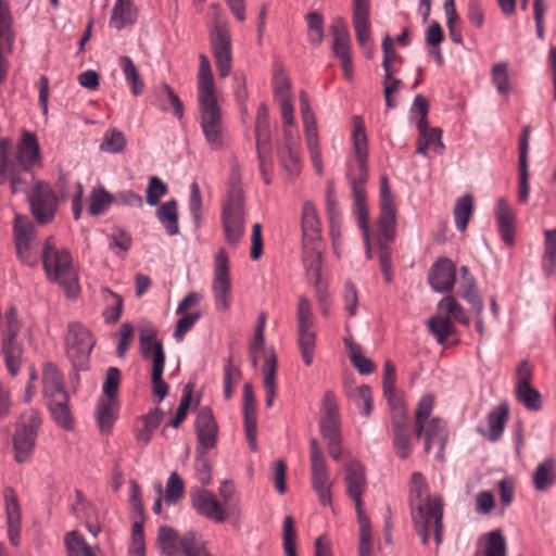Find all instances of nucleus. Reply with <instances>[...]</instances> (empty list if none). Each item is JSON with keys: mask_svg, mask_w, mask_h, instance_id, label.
Here are the masks:
<instances>
[{"mask_svg": "<svg viewBox=\"0 0 556 556\" xmlns=\"http://www.w3.org/2000/svg\"><path fill=\"white\" fill-rule=\"evenodd\" d=\"M410 505L415 530L421 543L427 545L433 534L435 545L443 541V503L441 497H430L422 473L414 472L410 478Z\"/></svg>", "mask_w": 556, "mask_h": 556, "instance_id": "obj_1", "label": "nucleus"}, {"mask_svg": "<svg viewBox=\"0 0 556 556\" xmlns=\"http://www.w3.org/2000/svg\"><path fill=\"white\" fill-rule=\"evenodd\" d=\"M199 60L197 87L200 126L211 150L217 151L224 146L222 110L217 103L216 87L210 60L205 54H200Z\"/></svg>", "mask_w": 556, "mask_h": 556, "instance_id": "obj_2", "label": "nucleus"}, {"mask_svg": "<svg viewBox=\"0 0 556 556\" xmlns=\"http://www.w3.org/2000/svg\"><path fill=\"white\" fill-rule=\"evenodd\" d=\"M352 140L356 164L349 165L348 178L352 188L354 214L356 217H361L362 223H364V216L368 215L365 189V185L368 180V140L365 125L361 116L353 117Z\"/></svg>", "mask_w": 556, "mask_h": 556, "instance_id": "obj_3", "label": "nucleus"}, {"mask_svg": "<svg viewBox=\"0 0 556 556\" xmlns=\"http://www.w3.org/2000/svg\"><path fill=\"white\" fill-rule=\"evenodd\" d=\"M42 264L48 281L58 283L71 300L80 294L79 278L73 264L71 253L64 248H58L53 237L46 239L42 249Z\"/></svg>", "mask_w": 556, "mask_h": 556, "instance_id": "obj_4", "label": "nucleus"}, {"mask_svg": "<svg viewBox=\"0 0 556 556\" xmlns=\"http://www.w3.org/2000/svg\"><path fill=\"white\" fill-rule=\"evenodd\" d=\"M41 376L42 395L52 419L59 427L71 430L74 421L68 405L70 397L65 389L63 374L55 364L47 362L42 365Z\"/></svg>", "mask_w": 556, "mask_h": 556, "instance_id": "obj_5", "label": "nucleus"}, {"mask_svg": "<svg viewBox=\"0 0 556 556\" xmlns=\"http://www.w3.org/2000/svg\"><path fill=\"white\" fill-rule=\"evenodd\" d=\"M157 543L165 556H207L206 542L193 531L180 536L175 529L162 526L159 529Z\"/></svg>", "mask_w": 556, "mask_h": 556, "instance_id": "obj_6", "label": "nucleus"}, {"mask_svg": "<svg viewBox=\"0 0 556 556\" xmlns=\"http://www.w3.org/2000/svg\"><path fill=\"white\" fill-rule=\"evenodd\" d=\"M319 430L324 440L327 442L329 455L332 459L339 460L343 453L341 447V422L337 399L331 391H327L324 394Z\"/></svg>", "mask_w": 556, "mask_h": 556, "instance_id": "obj_7", "label": "nucleus"}, {"mask_svg": "<svg viewBox=\"0 0 556 556\" xmlns=\"http://www.w3.org/2000/svg\"><path fill=\"white\" fill-rule=\"evenodd\" d=\"M40 426L41 416L37 409L30 408L21 415L13 434L14 457L17 463H24L31 456Z\"/></svg>", "mask_w": 556, "mask_h": 556, "instance_id": "obj_8", "label": "nucleus"}, {"mask_svg": "<svg viewBox=\"0 0 556 556\" xmlns=\"http://www.w3.org/2000/svg\"><path fill=\"white\" fill-rule=\"evenodd\" d=\"M223 228L229 244H237L244 233L243 192L239 186H231L222 213Z\"/></svg>", "mask_w": 556, "mask_h": 556, "instance_id": "obj_9", "label": "nucleus"}, {"mask_svg": "<svg viewBox=\"0 0 556 556\" xmlns=\"http://www.w3.org/2000/svg\"><path fill=\"white\" fill-rule=\"evenodd\" d=\"M96 340L80 323L68 324L65 338L66 355L75 369H86Z\"/></svg>", "mask_w": 556, "mask_h": 556, "instance_id": "obj_10", "label": "nucleus"}, {"mask_svg": "<svg viewBox=\"0 0 556 556\" xmlns=\"http://www.w3.org/2000/svg\"><path fill=\"white\" fill-rule=\"evenodd\" d=\"M15 250L18 260L29 267L39 263V244L34 224L27 216L16 215L13 224Z\"/></svg>", "mask_w": 556, "mask_h": 556, "instance_id": "obj_11", "label": "nucleus"}, {"mask_svg": "<svg viewBox=\"0 0 556 556\" xmlns=\"http://www.w3.org/2000/svg\"><path fill=\"white\" fill-rule=\"evenodd\" d=\"M210 42L218 74L222 78L230 74L232 67L231 37L228 24L224 18H216L211 33Z\"/></svg>", "mask_w": 556, "mask_h": 556, "instance_id": "obj_12", "label": "nucleus"}, {"mask_svg": "<svg viewBox=\"0 0 556 556\" xmlns=\"http://www.w3.org/2000/svg\"><path fill=\"white\" fill-rule=\"evenodd\" d=\"M215 307L218 312H228L231 305V280L229 260L225 249H219L214 260V276L212 281Z\"/></svg>", "mask_w": 556, "mask_h": 556, "instance_id": "obj_13", "label": "nucleus"}, {"mask_svg": "<svg viewBox=\"0 0 556 556\" xmlns=\"http://www.w3.org/2000/svg\"><path fill=\"white\" fill-rule=\"evenodd\" d=\"M28 202L31 214L37 223L46 225L53 220L58 211L59 200L48 182H36L33 191L28 195Z\"/></svg>", "mask_w": 556, "mask_h": 556, "instance_id": "obj_14", "label": "nucleus"}, {"mask_svg": "<svg viewBox=\"0 0 556 556\" xmlns=\"http://www.w3.org/2000/svg\"><path fill=\"white\" fill-rule=\"evenodd\" d=\"M13 164L18 165L26 173H31L36 167H41L42 155L35 132L27 129L21 131L14 151Z\"/></svg>", "mask_w": 556, "mask_h": 556, "instance_id": "obj_15", "label": "nucleus"}, {"mask_svg": "<svg viewBox=\"0 0 556 556\" xmlns=\"http://www.w3.org/2000/svg\"><path fill=\"white\" fill-rule=\"evenodd\" d=\"M396 226V207L391 193L389 179L386 175L380 177V215L376 228L387 240H394Z\"/></svg>", "mask_w": 556, "mask_h": 556, "instance_id": "obj_16", "label": "nucleus"}, {"mask_svg": "<svg viewBox=\"0 0 556 556\" xmlns=\"http://www.w3.org/2000/svg\"><path fill=\"white\" fill-rule=\"evenodd\" d=\"M189 495L191 506L197 514L218 523L226 520L225 509L213 492L194 486Z\"/></svg>", "mask_w": 556, "mask_h": 556, "instance_id": "obj_17", "label": "nucleus"}, {"mask_svg": "<svg viewBox=\"0 0 556 556\" xmlns=\"http://www.w3.org/2000/svg\"><path fill=\"white\" fill-rule=\"evenodd\" d=\"M393 446L401 459H406L412 453V434L408 427V416L405 407L395 406L392 419Z\"/></svg>", "mask_w": 556, "mask_h": 556, "instance_id": "obj_18", "label": "nucleus"}, {"mask_svg": "<svg viewBox=\"0 0 556 556\" xmlns=\"http://www.w3.org/2000/svg\"><path fill=\"white\" fill-rule=\"evenodd\" d=\"M16 33L13 27V17L7 0H0V84H2L8 76V61L2 53V43L9 52L15 41Z\"/></svg>", "mask_w": 556, "mask_h": 556, "instance_id": "obj_19", "label": "nucleus"}, {"mask_svg": "<svg viewBox=\"0 0 556 556\" xmlns=\"http://www.w3.org/2000/svg\"><path fill=\"white\" fill-rule=\"evenodd\" d=\"M346 492L348 495L354 501L357 519L362 517H367L365 511L363 510V493L366 490V477H365V468L358 462H351L346 467Z\"/></svg>", "mask_w": 556, "mask_h": 556, "instance_id": "obj_20", "label": "nucleus"}, {"mask_svg": "<svg viewBox=\"0 0 556 556\" xmlns=\"http://www.w3.org/2000/svg\"><path fill=\"white\" fill-rule=\"evenodd\" d=\"M456 280V266L447 257L439 258L429 269L428 282L439 293L453 289Z\"/></svg>", "mask_w": 556, "mask_h": 556, "instance_id": "obj_21", "label": "nucleus"}, {"mask_svg": "<svg viewBox=\"0 0 556 556\" xmlns=\"http://www.w3.org/2000/svg\"><path fill=\"white\" fill-rule=\"evenodd\" d=\"M421 432H415L417 438L425 439V452L430 453L431 448L437 445L440 453L444 450L447 441L446 422L440 417H432L422 426Z\"/></svg>", "mask_w": 556, "mask_h": 556, "instance_id": "obj_22", "label": "nucleus"}, {"mask_svg": "<svg viewBox=\"0 0 556 556\" xmlns=\"http://www.w3.org/2000/svg\"><path fill=\"white\" fill-rule=\"evenodd\" d=\"M243 414L245 437L250 448L255 452L257 450L256 405L253 389L250 383H245L243 387Z\"/></svg>", "mask_w": 556, "mask_h": 556, "instance_id": "obj_23", "label": "nucleus"}, {"mask_svg": "<svg viewBox=\"0 0 556 556\" xmlns=\"http://www.w3.org/2000/svg\"><path fill=\"white\" fill-rule=\"evenodd\" d=\"M151 97V103L157 106L161 111L172 112L177 118L182 117V102L168 84L161 83L155 86Z\"/></svg>", "mask_w": 556, "mask_h": 556, "instance_id": "obj_24", "label": "nucleus"}, {"mask_svg": "<svg viewBox=\"0 0 556 556\" xmlns=\"http://www.w3.org/2000/svg\"><path fill=\"white\" fill-rule=\"evenodd\" d=\"M529 138H530V127L526 126L522 129L520 142H519L518 201L521 203H526L528 201L529 193H530V185H529L530 174H529V162H528Z\"/></svg>", "mask_w": 556, "mask_h": 556, "instance_id": "obj_25", "label": "nucleus"}, {"mask_svg": "<svg viewBox=\"0 0 556 556\" xmlns=\"http://www.w3.org/2000/svg\"><path fill=\"white\" fill-rule=\"evenodd\" d=\"M195 432L199 442L206 450L215 446L217 426L210 408L203 407L199 410L195 419Z\"/></svg>", "mask_w": 556, "mask_h": 556, "instance_id": "obj_26", "label": "nucleus"}, {"mask_svg": "<svg viewBox=\"0 0 556 556\" xmlns=\"http://www.w3.org/2000/svg\"><path fill=\"white\" fill-rule=\"evenodd\" d=\"M416 126L419 131L416 152L426 156L428 149L433 147L434 151L441 154L444 150L442 130L438 127L429 128L428 123H425L424 121H417Z\"/></svg>", "mask_w": 556, "mask_h": 556, "instance_id": "obj_27", "label": "nucleus"}, {"mask_svg": "<svg viewBox=\"0 0 556 556\" xmlns=\"http://www.w3.org/2000/svg\"><path fill=\"white\" fill-rule=\"evenodd\" d=\"M495 216L503 241L507 245H511L514 243L515 236V213L506 199L501 198L497 200Z\"/></svg>", "mask_w": 556, "mask_h": 556, "instance_id": "obj_28", "label": "nucleus"}, {"mask_svg": "<svg viewBox=\"0 0 556 556\" xmlns=\"http://www.w3.org/2000/svg\"><path fill=\"white\" fill-rule=\"evenodd\" d=\"M459 270L462 278L458 287V293L465 301H467L476 314L480 316L483 313V303L477 289L476 279L469 273L467 266H462Z\"/></svg>", "mask_w": 556, "mask_h": 556, "instance_id": "obj_29", "label": "nucleus"}, {"mask_svg": "<svg viewBox=\"0 0 556 556\" xmlns=\"http://www.w3.org/2000/svg\"><path fill=\"white\" fill-rule=\"evenodd\" d=\"M302 240H321V225L316 206L312 201H305L301 215Z\"/></svg>", "mask_w": 556, "mask_h": 556, "instance_id": "obj_30", "label": "nucleus"}, {"mask_svg": "<svg viewBox=\"0 0 556 556\" xmlns=\"http://www.w3.org/2000/svg\"><path fill=\"white\" fill-rule=\"evenodd\" d=\"M330 33L333 55L338 59L351 55V37L345 22L342 18H336L330 26Z\"/></svg>", "mask_w": 556, "mask_h": 556, "instance_id": "obj_31", "label": "nucleus"}, {"mask_svg": "<svg viewBox=\"0 0 556 556\" xmlns=\"http://www.w3.org/2000/svg\"><path fill=\"white\" fill-rule=\"evenodd\" d=\"M302 249L303 265L307 274L318 281L320 278L323 241L316 240L312 242L309 240H302Z\"/></svg>", "mask_w": 556, "mask_h": 556, "instance_id": "obj_32", "label": "nucleus"}, {"mask_svg": "<svg viewBox=\"0 0 556 556\" xmlns=\"http://www.w3.org/2000/svg\"><path fill=\"white\" fill-rule=\"evenodd\" d=\"M165 367V352L162 344H157L154 353L151 380L153 384V394L161 403L168 392V384L163 380V371Z\"/></svg>", "mask_w": 556, "mask_h": 556, "instance_id": "obj_33", "label": "nucleus"}, {"mask_svg": "<svg viewBox=\"0 0 556 556\" xmlns=\"http://www.w3.org/2000/svg\"><path fill=\"white\" fill-rule=\"evenodd\" d=\"M353 26L359 47L363 50H366L368 42H371L369 8H365L363 4H358L357 8H353Z\"/></svg>", "mask_w": 556, "mask_h": 556, "instance_id": "obj_34", "label": "nucleus"}, {"mask_svg": "<svg viewBox=\"0 0 556 556\" xmlns=\"http://www.w3.org/2000/svg\"><path fill=\"white\" fill-rule=\"evenodd\" d=\"M543 254L541 268L545 277H552L556 271V228L544 230Z\"/></svg>", "mask_w": 556, "mask_h": 556, "instance_id": "obj_35", "label": "nucleus"}, {"mask_svg": "<svg viewBox=\"0 0 556 556\" xmlns=\"http://www.w3.org/2000/svg\"><path fill=\"white\" fill-rule=\"evenodd\" d=\"M116 399L100 397L96 408L97 422L102 432H109L117 417Z\"/></svg>", "mask_w": 556, "mask_h": 556, "instance_id": "obj_36", "label": "nucleus"}, {"mask_svg": "<svg viewBox=\"0 0 556 556\" xmlns=\"http://www.w3.org/2000/svg\"><path fill=\"white\" fill-rule=\"evenodd\" d=\"M155 215L168 236L179 233L177 201L168 200L156 208Z\"/></svg>", "mask_w": 556, "mask_h": 556, "instance_id": "obj_37", "label": "nucleus"}, {"mask_svg": "<svg viewBox=\"0 0 556 556\" xmlns=\"http://www.w3.org/2000/svg\"><path fill=\"white\" fill-rule=\"evenodd\" d=\"M299 99H300V110H301V115H302V121H303L307 146L319 143L318 142L317 124H316L314 112L309 104V99H308L307 93L304 90H302L300 92Z\"/></svg>", "mask_w": 556, "mask_h": 556, "instance_id": "obj_38", "label": "nucleus"}, {"mask_svg": "<svg viewBox=\"0 0 556 556\" xmlns=\"http://www.w3.org/2000/svg\"><path fill=\"white\" fill-rule=\"evenodd\" d=\"M508 412V405L502 403L488 414V432L484 435L489 441L496 442L502 437Z\"/></svg>", "mask_w": 556, "mask_h": 556, "instance_id": "obj_39", "label": "nucleus"}, {"mask_svg": "<svg viewBox=\"0 0 556 556\" xmlns=\"http://www.w3.org/2000/svg\"><path fill=\"white\" fill-rule=\"evenodd\" d=\"M427 327L439 344H444L451 336L456 333L453 321L441 312L427 320Z\"/></svg>", "mask_w": 556, "mask_h": 556, "instance_id": "obj_40", "label": "nucleus"}, {"mask_svg": "<svg viewBox=\"0 0 556 556\" xmlns=\"http://www.w3.org/2000/svg\"><path fill=\"white\" fill-rule=\"evenodd\" d=\"M263 387L266 393L265 404L271 407L276 396V376H277V358L274 353L268 355L264 362L263 368Z\"/></svg>", "mask_w": 556, "mask_h": 556, "instance_id": "obj_41", "label": "nucleus"}, {"mask_svg": "<svg viewBox=\"0 0 556 556\" xmlns=\"http://www.w3.org/2000/svg\"><path fill=\"white\" fill-rule=\"evenodd\" d=\"M533 486L536 491H546L556 482L555 462L553 458H546L535 468L533 476Z\"/></svg>", "mask_w": 556, "mask_h": 556, "instance_id": "obj_42", "label": "nucleus"}, {"mask_svg": "<svg viewBox=\"0 0 556 556\" xmlns=\"http://www.w3.org/2000/svg\"><path fill=\"white\" fill-rule=\"evenodd\" d=\"M136 20V11L129 0H117L113 7L110 26L121 30L132 24Z\"/></svg>", "mask_w": 556, "mask_h": 556, "instance_id": "obj_43", "label": "nucleus"}, {"mask_svg": "<svg viewBox=\"0 0 556 556\" xmlns=\"http://www.w3.org/2000/svg\"><path fill=\"white\" fill-rule=\"evenodd\" d=\"M491 81L496 91L504 97H508L513 90L509 75V64L507 61L494 63L491 67Z\"/></svg>", "mask_w": 556, "mask_h": 556, "instance_id": "obj_44", "label": "nucleus"}, {"mask_svg": "<svg viewBox=\"0 0 556 556\" xmlns=\"http://www.w3.org/2000/svg\"><path fill=\"white\" fill-rule=\"evenodd\" d=\"M439 312L443 313L445 316L453 321H457L466 327L470 325V317L465 311V308L457 302V300L452 295H446L441 299L438 303Z\"/></svg>", "mask_w": 556, "mask_h": 556, "instance_id": "obj_45", "label": "nucleus"}, {"mask_svg": "<svg viewBox=\"0 0 556 556\" xmlns=\"http://www.w3.org/2000/svg\"><path fill=\"white\" fill-rule=\"evenodd\" d=\"M475 556H507V543L501 530L485 534L483 548Z\"/></svg>", "mask_w": 556, "mask_h": 556, "instance_id": "obj_46", "label": "nucleus"}, {"mask_svg": "<svg viewBox=\"0 0 556 556\" xmlns=\"http://www.w3.org/2000/svg\"><path fill=\"white\" fill-rule=\"evenodd\" d=\"M473 213V198L470 194H465L458 198L455 202L453 214L455 226L459 231H465L468 222Z\"/></svg>", "mask_w": 556, "mask_h": 556, "instance_id": "obj_47", "label": "nucleus"}, {"mask_svg": "<svg viewBox=\"0 0 556 556\" xmlns=\"http://www.w3.org/2000/svg\"><path fill=\"white\" fill-rule=\"evenodd\" d=\"M89 202V214L92 216H99L104 214L111 204L115 202V198L103 187L93 188L90 192Z\"/></svg>", "mask_w": 556, "mask_h": 556, "instance_id": "obj_48", "label": "nucleus"}, {"mask_svg": "<svg viewBox=\"0 0 556 556\" xmlns=\"http://www.w3.org/2000/svg\"><path fill=\"white\" fill-rule=\"evenodd\" d=\"M298 343L305 365L313 363L316 349V331L314 328L298 329Z\"/></svg>", "mask_w": 556, "mask_h": 556, "instance_id": "obj_49", "label": "nucleus"}, {"mask_svg": "<svg viewBox=\"0 0 556 556\" xmlns=\"http://www.w3.org/2000/svg\"><path fill=\"white\" fill-rule=\"evenodd\" d=\"M64 543L68 556H96L94 549L87 544L85 538L78 531L67 533Z\"/></svg>", "mask_w": 556, "mask_h": 556, "instance_id": "obj_50", "label": "nucleus"}, {"mask_svg": "<svg viewBox=\"0 0 556 556\" xmlns=\"http://www.w3.org/2000/svg\"><path fill=\"white\" fill-rule=\"evenodd\" d=\"M122 72L130 85L134 96H139L143 92L144 84L140 79L137 67L128 55H122L118 60Z\"/></svg>", "mask_w": 556, "mask_h": 556, "instance_id": "obj_51", "label": "nucleus"}, {"mask_svg": "<svg viewBox=\"0 0 556 556\" xmlns=\"http://www.w3.org/2000/svg\"><path fill=\"white\" fill-rule=\"evenodd\" d=\"M515 393L517 400L528 409L539 412L542 408L541 393L531 384L516 387Z\"/></svg>", "mask_w": 556, "mask_h": 556, "instance_id": "obj_52", "label": "nucleus"}, {"mask_svg": "<svg viewBox=\"0 0 556 556\" xmlns=\"http://www.w3.org/2000/svg\"><path fill=\"white\" fill-rule=\"evenodd\" d=\"M307 22V40L314 46L318 47L324 40V17L317 12H309L305 15Z\"/></svg>", "mask_w": 556, "mask_h": 556, "instance_id": "obj_53", "label": "nucleus"}, {"mask_svg": "<svg viewBox=\"0 0 556 556\" xmlns=\"http://www.w3.org/2000/svg\"><path fill=\"white\" fill-rule=\"evenodd\" d=\"M443 7L446 15V25L448 28L450 38L454 43H462L463 37L460 21L456 12L455 0H445Z\"/></svg>", "mask_w": 556, "mask_h": 556, "instance_id": "obj_54", "label": "nucleus"}, {"mask_svg": "<svg viewBox=\"0 0 556 556\" xmlns=\"http://www.w3.org/2000/svg\"><path fill=\"white\" fill-rule=\"evenodd\" d=\"M345 344L349 349L350 361L357 371L361 375L372 374L376 367L374 363L363 354L361 346L353 344L349 340H345Z\"/></svg>", "mask_w": 556, "mask_h": 556, "instance_id": "obj_55", "label": "nucleus"}, {"mask_svg": "<svg viewBox=\"0 0 556 556\" xmlns=\"http://www.w3.org/2000/svg\"><path fill=\"white\" fill-rule=\"evenodd\" d=\"M435 399L432 394H425L420 397L415 409V432H421L422 426L430 416L434 408Z\"/></svg>", "mask_w": 556, "mask_h": 556, "instance_id": "obj_56", "label": "nucleus"}, {"mask_svg": "<svg viewBox=\"0 0 556 556\" xmlns=\"http://www.w3.org/2000/svg\"><path fill=\"white\" fill-rule=\"evenodd\" d=\"M125 147L126 138L124 134L116 128H111L104 132L100 150L115 154L124 151Z\"/></svg>", "mask_w": 556, "mask_h": 556, "instance_id": "obj_57", "label": "nucleus"}, {"mask_svg": "<svg viewBox=\"0 0 556 556\" xmlns=\"http://www.w3.org/2000/svg\"><path fill=\"white\" fill-rule=\"evenodd\" d=\"M376 239L379 247V262L380 267L384 276L386 282L390 283L392 281V263H391V252L388 248V243L392 240H387L376 228Z\"/></svg>", "mask_w": 556, "mask_h": 556, "instance_id": "obj_58", "label": "nucleus"}, {"mask_svg": "<svg viewBox=\"0 0 556 556\" xmlns=\"http://www.w3.org/2000/svg\"><path fill=\"white\" fill-rule=\"evenodd\" d=\"M359 525V541L357 548V556H374L372 553V535L370 529V522L368 517H362L358 519Z\"/></svg>", "mask_w": 556, "mask_h": 556, "instance_id": "obj_59", "label": "nucleus"}, {"mask_svg": "<svg viewBox=\"0 0 556 556\" xmlns=\"http://www.w3.org/2000/svg\"><path fill=\"white\" fill-rule=\"evenodd\" d=\"M104 299L108 302V306L103 312L106 321L115 323L122 315L123 311V299L115 292L103 289Z\"/></svg>", "mask_w": 556, "mask_h": 556, "instance_id": "obj_60", "label": "nucleus"}, {"mask_svg": "<svg viewBox=\"0 0 556 556\" xmlns=\"http://www.w3.org/2000/svg\"><path fill=\"white\" fill-rule=\"evenodd\" d=\"M313 488L323 506L331 504L329 473H311Z\"/></svg>", "mask_w": 556, "mask_h": 556, "instance_id": "obj_61", "label": "nucleus"}, {"mask_svg": "<svg viewBox=\"0 0 556 556\" xmlns=\"http://www.w3.org/2000/svg\"><path fill=\"white\" fill-rule=\"evenodd\" d=\"M168 193V187L157 176H151L149 178L146 201L150 206H155L160 203V200Z\"/></svg>", "mask_w": 556, "mask_h": 556, "instance_id": "obj_62", "label": "nucleus"}, {"mask_svg": "<svg viewBox=\"0 0 556 556\" xmlns=\"http://www.w3.org/2000/svg\"><path fill=\"white\" fill-rule=\"evenodd\" d=\"M296 321L298 329H308L314 328L315 326L311 302L304 295L299 298L296 307Z\"/></svg>", "mask_w": 556, "mask_h": 556, "instance_id": "obj_63", "label": "nucleus"}, {"mask_svg": "<svg viewBox=\"0 0 556 556\" xmlns=\"http://www.w3.org/2000/svg\"><path fill=\"white\" fill-rule=\"evenodd\" d=\"M184 481L176 471L172 472L165 486V502L167 504H177L184 495Z\"/></svg>", "mask_w": 556, "mask_h": 556, "instance_id": "obj_64", "label": "nucleus"}]
</instances>
